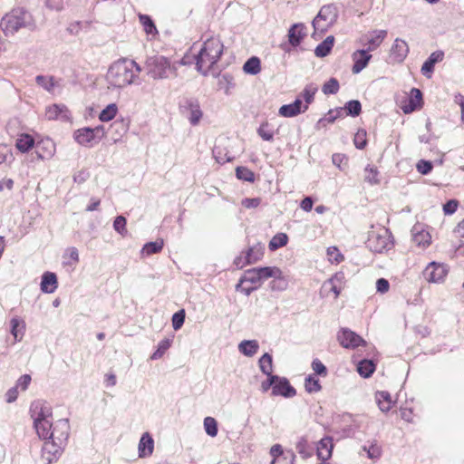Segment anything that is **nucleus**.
<instances>
[{
	"mask_svg": "<svg viewBox=\"0 0 464 464\" xmlns=\"http://www.w3.org/2000/svg\"><path fill=\"white\" fill-rule=\"evenodd\" d=\"M333 440L329 437L320 440L317 446V457L322 460H326L331 458L333 452Z\"/></svg>",
	"mask_w": 464,
	"mask_h": 464,
	"instance_id": "nucleus-24",
	"label": "nucleus"
},
{
	"mask_svg": "<svg viewBox=\"0 0 464 464\" xmlns=\"http://www.w3.org/2000/svg\"><path fill=\"white\" fill-rule=\"evenodd\" d=\"M34 427L39 438L42 440H48L53 428L50 419L34 422Z\"/></svg>",
	"mask_w": 464,
	"mask_h": 464,
	"instance_id": "nucleus-30",
	"label": "nucleus"
},
{
	"mask_svg": "<svg viewBox=\"0 0 464 464\" xmlns=\"http://www.w3.org/2000/svg\"><path fill=\"white\" fill-rule=\"evenodd\" d=\"M118 112V107L115 103H111L104 108L99 114V120L107 122L115 118Z\"/></svg>",
	"mask_w": 464,
	"mask_h": 464,
	"instance_id": "nucleus-38",
	"label": "nucleus"
},
{
	"mask_svg": "<svg viewBox=\"0 0 464 464\" xmlns=\"http://www.w3.org/2000/svg\"><path fill=\"white\" fill-rule=\"evenodd\" d=\"M337 340L343 348L349 349H355L366 344V342L360 335L347 328H342L338 332Z\"/></svg>",
	"mask_w": 464,
	"mask_h": 464,
	"instance_id": "nucleus-8",
	"label": "nucleus"
},
{
	"mask_svg": "<svg viewBox=\"0 0 464 464\" xmlns=\"http://www.w3.org/2000/svg\"><path fill=\"white\" fill-rule=\"evenodd\" d=\"M171 345V341L169 339L161 340L159 344L157 350L150 356L151 360H158L161 358L165 353L169 350Z\"/></svg>",
	"mask_w": 464,
	"mask_h": 464,
	"instance_id": "nucleus-45",
	"label": "nucleus"
},
{
	"mask_svg": "<svg viewBox=\"0 0 464 464\" xmlns=\"http://www.w3.org/2000/svg\"><path fill=\"white\" fill-rule=\"evenodd\" d=\"M35 153L39 160H46L51 158L54 151L55 146L50 139H41L35 144Z\"/></svg>",
	"mask_w": 464,
	"mask_h": 464,
	"instance_id": "nucleus-18",
	"label": "nucleus"
},
{
	"mask_svg": "<svg viewBox=\"0 0 464 464\" xmlns=\"http://www.w3.org/2000/svg\"><path fill=\"white\" fill-rule=\"evenodd\" d=\"M387 36L385 30H374L370 33L366 40L367 51H374L377 49Z\"/></svg>",
	"mask_w": 464,
	"mask_h": 464,
	"instance_id": "nucleus-21",
	"label": "nucleus"
},
{
	"mask_svg": "<svg viewBox=\"0 0 464 464\" xmlns=\"http://www.w3.org/2000/svg\"><path fill=\"white\" fill-rule=\"evenodd\" d=\"M261 282L257 274V268H251L245 271L244 276L240 278L237 289H241L246 295L256 288V285Z\"/></svg>",
	"mask_w": 464,
	"mask_h": 464,
	"instance_id": "nucleus-9",
	"label": "nucleus"
},
{
	"mask_svg": "<svg viewBox=\"0 0 464 464\" xmlns=\"http://www.w3.org/2000/svg\"><path fill=\"white\" fill-rule=\"evenodd\" d=\"M140 72V68L135 61L123 58L111 65L107 80L112 86L122 88L132 83Z\"/></svg>",
	"mask_w": 464,
	"mask_h": 464,
	"instance_id": "nucleus-2",
	"label": "nucleus"
},
{
	"mask_svg": "<svg viewBox=\"0 0 464 464\" xmlns=\"http://www.w3.org/2000/svg\"><path fill=\"white\" fill-rule=\"evenodd\" d=\"M409 53L408 44L401 39H396L392 47V55L398 63L402 62Z\"/></svg>",
	"mask_w": 464,
	"mask_h": 464,
	"instance_id": "nucleus-23",
	"label": "nucleus"
},
{
	"mask_svg": "<svg viewBox=\"0 0 464 464\" xmlns=\"http://www.w3.org/2000/svg\"><path fill=\"white\" fill-rule=\"evenodd\" d=\"M35 144L36 142L33 136L27 133H22L18 135V138L15 141L16 149L22 153L28 152L35 146Z\"/></svg>",
	"mask_w": 464,
	"mask_h": 464,
	"instance_id": "nucleus-27",
	"label": "nucleus"
},
{
	"mask_svg": "<svg viewBox=\"0 0 464 464\" xmlns=\"http://www.w3.org/2000/svg\"><path fill=\"white\" fill-rule=\"evenodd\" d=\"M365 244L370 251L379 254L391 250L394 246L392 232L384 227L369 231Z\"/></svg>",
	"mask_w": 464,
	"mask_h": 464,
	"instance_id": "nucleus-3",
	"label": "nucleus"
},
{
	"mask_svg": "<svg viewBox=\"0 0 464 464\" xmlns=\"http://www.w3.org/2000/svg\"><path fill=\"white\" fill-rule=\"evenodd\" d=\"M204 428L208 435L216 437L218 434V422L212 417H206L204 420Z\"/></svg>",
	"mask_w": 464,
	"mask_h": 464,
	"instance_id": "nucleus-51",
	"label": "nucleus"
},
{
	"mask_svg": "<svg viewBox=\"0 0 464 464\" xmlns=\"http://www.w3.org/2000/svg\"><path fill=\"white\" fill-rule=\"evenodd\" d=\"M139 21H140V24L142 25L146 34H153V35L158 34L156 25H155L154 22L152 21V19L150 18V16H149L147 14H140Z\"/></svg>",
	"mask_w": 464,
	"mask_h": 464,
	"instance_id": "nucleus-36",
	"label": "nucleus"
},
{
	"mask_svg": "<svg viewBox=\"0 0 464 464\" xmlns=\"http://www.w3.org/2000/svg\"><path fill=\"white\" fill-rule=\"evenodd\" d=\"M367 50H358L352 54L353 65L352 72L354 74L362 72L369 63L372 59V55L368 53Z\"/></svg>",
	"mask_w": 464,
	"mask_h": 464,
	"instance_id": "nucleus-17",
	"label": "nucleus"
},
{
	"mask_svg": "<svg viewBox=\"0 0 464 464\" xmlns=\"http://www.w3.org/2000/svg\"><path fill=\"white\" fill-rule=\"evenodd\" d=\"M2 23L4 34L5 35L14 34L25 25L24 13L20 10H13L3 17Z\"/></svg>",
	"mask_w": 464,
	"mask_h": 464,
	"instance_id": "nucleus-7",
	"label": "nucleus"
},
{
	"mask_svg": "<svg viewBox=\"0 0 464 464\" xmlns=\"http://www.w3.org/2000/svg\"><path fill=\"white\" fill-rule=\"evenodd\" d=\"M365 173V180L370 184H378L379 183V171L374 166H367L364 169Z\"/></svg>",
	"mask_w": 464,
	"mask_h": 464,
	"instance_id": "nucleus-55",
	"label": "nucleus"
},
{
	"mask_svg": "<svg viewBox=\"0 0 464 464\" xmlns=\"http://www.w3.org/2000/svg\"><path fill=\"white\" fill-rule=\"evenodd\" d=\"M69 430H70V425L67 420H58L54 424L48 440L57 441L58 443H60L62 445H65L66 441L69 438Z\"/></svg>",
	"mask_w": 464,
	"mask_h": 464,
	"instance_id": "nucleus-12",
	"label": "nucleus"
},
{
	"mask_svg": "<svg viewBox=\"0 0 464 464\" xmlns=\"http://www.w3.org/2000/svg\"><path fill=\"white\" fill-rule=\"evenodd\" d=\"M296 450L304 459H307L313 455L314 449L309 445L306 439L302 438L296 444Z\"/></svg>",
	"mask_w": 464,
	"mask_h": 464,
	"instance_id": "nucleus-43",
	"label": "nucleus"
},
{
	"mask_svg": "<svg viewBox=\"0 0 464 464\" xmlns=\"http://www.w3.org/2000/svg\"><path fill=\"white\" fill-rule=\"evenodd\" d=\"M307 35V29L304 24H295L288 30V42L293 47H297Z\"/></svg>",
	"mask_w": 464,
	"mask_h": 464,
	"instance_id": "nucleus-15",
	"label": "nucleus"
},
{
	"mask_svg": "<svg viewBox=\"0 0 464 464\" xmlns=\"http://www.w3.org/2000/svg\"><path fill=\"white\" fill-rule=\"evenodd\" d=\"M343 110L346 111L347 115L358 116L361 113L362 105L359 101L353 100L348 102Z\"/></svg>",
	"mask_w": 464,
	"mask_h": 464,
	"instance_id": "nucleus-56",
	"label": "nucleus"
},
{
	"mask_svg": "<svg viewBox=\"0 0 464 464\" xmlns=\"http://www.w3.org/2000/svg\"><path fill=\"white\" fill-rule=\"evenodd\" d=\"M259 367L260 370L266 375H270L273 372V359L269 353H265L259 359Z\"/></svg>",
	"mask_w": 464,
	"mask_h": 464,
	"instance_id": "nucleus-44",
	"label": "nucleus"
},
{
	"mask_svg": "<svg viewBox=\"0 0 464 464\" xmlns=\"http://www.w3.org/2000/svg\"><path fill=\"white\" fill-rule=\"evenodd\" d=\"M259 345L256 340L243 341L239 346V351L246 356H253L258 351Z\"/></svg>",
	"mask_w": 464,
	"mask_h": 464,
	"instance_id": "nucleus-35",
	"label": "nucleus"
},
{
	"mask_svg": "<svg viewBox=\"0 0 464 464\" xmlns=\"http://www.w3.org/2000/svg\"><path fill=\"white\" fill-rule=\"evenodd\" d=\"M257 133L264 140L271 141L274 139V131L267 121H265L260 125L257 129Z\"/></svg>",
	"mask_w": 464,
	"mask_h": 464,
	"instance_id": "nucleus-49",
	"label": "nucleus"
},
{
	"mask_svg": "<svg viewBox=\"0 0 464 464\" xmlns=\"http://www.w3.org/2000/svg\"><path fill=\"white\" fill-rule=\"evenodd\" d=\"M424 276L429 282L438 283L445 278L447 276V270L442 265L431 262L425 268Z\"/></svg>",
	"mask_w": 464,
	"mask_h": 464,
	"instance_id": "nucleus-14",
	"label": "nucleus"
},
{
	"mask_svg": "<svg viewBox=\"0 0 464 464\" xmlns=\"http://www.w3.org/2000/svg\"><path fill=\"white\" fill-rule=\"evenodd\" d=\"M318 88L314 84H308L305 86L302 92V97L305 101L306 104L303 108V111L308 109V105L314 102V95L317 92Z\"/></svg>",
	"mask_w": 464,
	"mask_h": 464,
	"instance_id": "nucleus-39",
	"label": "nucleus"
},
{
	"mask_svg": "<svg viewBox=\"0 0 464 464\" xmlns=\"http://www.w3.org/2000/svg\"><path fill=\"white\" fill-rule=\"evenodd\" d=\"M224 51V44L220 36L208 37L202 44H193L188 52L183 57L184 63H195L196 69L203 73H208L220 60Z\"/></svg>",
	"mask_w": 464,
	"mask_h": 464,
	"instance_id": "nucleus-1",
	"label": "nucleus"
},
{
	"mask_svg": "<svg viewBox=\"0 0 464 464\" xmlns=\"http://www.w3.org/2000/svg\"><path fill=\"white\" fill-rule=\"evenodd\" d=\"M327 258L333 264H339L343 261V255L336 246H330L326 250Z\"/></svg>",
	"mask_w": 464,
	"mask_h": 464,
	"instance_id": "nucleus-50",
	"label": "nucleus"
},
{
	"mask_svg": "<svg viewBox=\"0 0 464 464\" xmlns=\"http://www.w3.org/2000/svg\"><path fill=\"white\" fill-rule=\"evenodd\" d=\"M35 81L38 85L42 86L48 92H51L55 86L54 78L53 76L46 77L44 75H38L35 78Z\"/></svg>",
	"mask_w": 464,
	"mask_h": 464,
	"instance_id": "nucleus-54",
	"label": "nucleus"
},
{
	"mask_svg": "<svg viewBox=\"0 0 464 464\" xmlns=\"http://www.w3.org/2000/svg\"><path fill=\"white\" fill-rule=\"evenodd\" d=\"M357 370L360 375L367 378L375 371V364L371 360H362L359 362Z\"/></svg>",
	"mask_w": 464,
	"mask_h": 464,
	"instance_id": "nucleus-41",
	"label": "nucleus"
},
{
	"mask_svg": "<svg viewBox=\"0 0 464 464\" xmlns=\"http://www.w3.org/2000/svg\"><path fill=\"white\" fill-rule=\"evenodd\" d=\"M288 242V236L285 233H277L269 242L268 247L271 251H275L285 246Z\"/></svg>",
	"mask_w": 464,
	"mask_h": 464,
	"instance_id": "nucleus-37",
	"label": "nucleus"
},
{
	"mask_svg": "<svg viewBox=\"0 0 464 464\" xmlns=\"http://www.w3.org/2000/svg\"><path fill=\"white\" fill-rule=\"evenodd\" d=\"M181 112L186 115L191 125L196 126L203 117V111L197 100H188L181 107Z\"/></svg>",
	"mask_w": 464,
	"mask_h": 464,
	"instance_id": "nucleus-10",
	"label": "nucleus"
},
{
	"mask_svg": "<svg viewBox=\"0 0 464 464\" xmlns=\"http://www.w3.org/2000/svg\"><path fill=\"white\" fill-rule=\"evenodd\" d=\"M417 170L422 174V175H427L429 174L433 166L431 164L430 161H428V160H420L418 163H417Z\"/></svg>",
	"mask_w": 464,
	"mask_h": 464,
	"instance_id": "nucleus-62",
	"label": "nucleus"
},
{
	"mask_svg": "<svg viewBox=\"0 0 464 464\" xmlns=\"http://www.w3.org/2000/svg\"><path fill=\"white\" fill-rule=\"evenodd\" d=\"M126 223V218L122 216L117 217L113 222V228L123 237L126 236L128 232Z\"/></svg>",
	"mask_w": 464,
	"mask_h": 464,
	"instance_id": "nucleus-59",
	"label": "nucleus"
},
{
	"mask_svg": "<svg viewBox=\"0 0 464 464\" xmlns=\"http://www.w3.org/2000/svg\"><path fill=\"white\" fill-rule=\"evenodd\" d=\"M237 178L245 181L253 182L255 180V173L246 167H237L236 169Z\"/></svg>",
	"mask_w": 464,
	"mask_h": 464,
	"instance_id": "nucleus-48",
	"label": "nucleus"
},
{
	"mask_svg": "<svg viewBox=\"0 0 464 464\" xmlns=\"http://www.w3.org/2000/svg\"><path fill=\"white\" fill-rule=\"evenodd\" d=\"M422 93L417 88H412L408 102L401 106L404 113H411L422 107Z\"/></svg>",
	"mask_w": 464,
	"mask_h": 464,
	"instance_id": "nucleus-16",
	"label": "nucleus"
},
{
	"mask_svg": "<svg viewBox=\"0 0 464 464\" xmlns=\"http://www.w3.org/2000/svg\"><path fill=\"white\" fill-rule=\"evenodd\" d=\"M13 153L11 149L5 144H0V164L11 162L13 160Z\"/></svg>",
	"mask_w": 464,
	"mask_h": 464,
	"instance_id": "nucleus-60",
	"label": "nucleus"
},
{
	"mask_svg": "<svg viewBox=\"0 0 464 464\" xmlns=\"http://www.w3.org/2000/svg\"><path fill=\"white\" fill-rule=\"evenodd\" d=\"M337 18L336 7L333 5H324L313 21L315 30L325 31Z\"/></svg>",
	"mask_w": 464,
	"mask_h": 464,
	"instance_id": "nucleus-6",
	"label": "nucleus"
},
{
	"mask_svg": "<svg viewBox=\"0 0 464 464\" xmlns=\"http://www.w3.org/2000/svg\"><path fill=\"white\" fill-rule=\"evenodd\" d=\"M334 43V36H328L314 50L317 57H324L331 52Z\"/></svg>",
	"mask_w": 464,
	"mask_h": 464,
	"instance_id": "nucleus-33",
	"label": "nucleus"
},
{
	"mask_svg": "<svg viewBox=\"0 0 464 464\" xmlns=\"http://www.w3.org/2000/svg\"><path fill=\"white\" fill-rule=\"evenodd\" d=\"M64 445L51 440H45L42 448V459L48 464L56 460L62 454Z\"/></svg>",
	"mask_w": 464,
	"mask_h": 464,
	"instance_id": "nucleus-11",
	"label": "nucleus"
},
{
	"mask_svg": "<svg viewBox=\"0 0 464 464\" xmlns=\"http://www.w3.org/2000/svg\"><path fill=\"white\" fill-rule=\"evenodd\" d=\"M58 286L57 276L53 272H45L42 276L41 290L44 293H53Z\"/></svg>",
	"mask_w": 464,
	"mask_h": 464,
	"instance_id": "nucleus-25",
	"label": "nucleus"
},
{
	"mask_svg": "<svg viewBox=\"0 0 464 464\" xmlns=\"http://www.w3.org/2000/svg\"><path fill=\"white\" fill-rule=\"evenodd\" d=\"M375 399L380 410L383 412L389 411L394 405L391 394L388 392H377Z\"/></svg>",
	"mask_w": 464,
	"mask_h": 464,
	"instance_id": "nucleus-29",
	"label": "nucleus"
},
{
	"mask_svg": "<svg viewBox=\"0 0 464 464\" xmlns=\"http://www.w3.org/2000/svg\"><path fill=\"white\" fill-rule=\"evenodd\" d=\"M304 387L305 390L310 393L317 392L321 390V384L319 380L314 376H308L305 379Z\"/></svg>",
	"mask_w": 464,
	"mask_h": 464,
	"instance_id": "nucleus-57",
	"label": "nucleus"
},
{
	"mask_svg": "<svg viewBox=\"0 0 464 464\" xmlns=\"http://www.w3.org/2000/svg\"><path fill=\"white\" fill-rule=\"evenodd\" d=\"M257 274L261 281L266 280L268 278L281 279L282 278V271L276 266H265V267H256Z\"/></svg>",
	"mask_w": 464,
	"mask_h": 464,
	"instance_id": "nucleus-31",
	"label": "nucleus"
},
{
	"mask_svg": "<svg viewBox=\"0 0 464 464\" xmlns=\"http://www.w3.org/2000/svg\"><path fill=\"white\" fill-rule=\"evenodd\" d=\"M246 258H248L250 265L259 261L264 256V248L261 246H254L245 252Z\"/></svg>",
	"mask_w": 464,
	"mask_h": 464,
	"instance_id": "nucleus-40",
	"label": "nucleus"
},
{
	"mask_svg": "<svg viewBox=\"0 0 464 464\" xmlns=\"http://www.w3.org/2000/svg\"><path fill=\"white\" fill-rule=\"evenodd\" d=\"M185 321V312L184 310H180L175 313L172 316V326L175 330H179L184 324Z\"/></svg>",
	"mask_w": 464,
	"mask_h": 464,
	"instance_id": "nucleus-61",
	"label": "nucleus"
},
{
	"mask_svg": "<svg viewBox=\"0 0 464 464\" xmlns=\"http://www.w3.org/2000/svg\"><path fill=\"white\" fill-rule=\"evenodd\" d=\"M333 163L339 169L345 167L348 163V158L343 153H335L332 157Z\"/></svg>",
	"mask_w": 464,
	"mask_h": 464,
	"instance_id": "nucleus-63",
	"label": "nucleus"
},
{
	"mask_svg": "<svg viewBox=\"0 0 464 464\" xmlns=\"http://www.w3.org/2000/svg\"><path fill=\"white\" fill-rule=\"evenodd\" d=\"M30 415L34 423L52 418V411L44 401H35L30 406Z\"/></svg>",
	"mask_w": 464,
	"mask_h": 464,
	"instance_id": "nucleus-13",
	"label": "nucleus"
},
{
	"mask_svg": "<svg viewBox=\"0 0 464 464\" xmlns=\"http://www.w3.org/2000/svg\"><path fill=\"white\" fill-rule=\"evenodd\" d=\"M295 456L291 451H286L283 457L272 460V464H294Z\"/></svg>",
	"mask_w": 464,
	"mask_h": 464,
	"instance_id": "nucleus-64",
	"label": "nucleus"
},
{
	"mask_svg": "<svg viewBox=\"0 0 464 464\" xmlns=\"http://www.w3.org/2000/svg\"><path fill=\"white\" fill-rule=\"evenodd\" d=\"M339 88V82L335 78H331L323 85L322 91L325 95L335 94L338 92Z\"/></svg>",
	"mask_w": 464,
	"mask_h": 464,
	"instance_id": "nucleus-53",
	"label": "nucleus"
},
{
	"mask_svg": "<svg viewBox=\"0 0 464 464\" xmlns=\"http://www.w3.org/2000/svg\"><path fill=\"white\" fill-rule=\"evenodd\" d=\"M147 73L153 79L175 77L177 68L164 56H152L146 61Z\"/></svg>",
	"mask_w": 464,
	"mask_h": 464,
	"instance_id": "nucleus-4",
	"label": "nucleus"
},
{
	"mask_svg": "<svg viewBox=\"0 0 464 464\" xmlns=\"http://www.w3.org/2000/svg\"><path fill=\"white\" fill-rule=\"evenodd\" d=\"M67 111V107L63 104H52L45 109V117L49 121H54Z\"/></svg>",
	"mask_w": 464,
	"mask_h": 464,
	"instance_id": "nucleus-32",
	"label": "nucleus"
},
{
	"mask_svg": "<svg viewBox=\"0 0 464 464\" xmlns=\"http://www.w3.org/2000/svg\"><path fill=\"white\" fill-rule=\"evenodd\" d=\"M412 243L414 244L415 246L420 249H424L430 245L431 236L428 231L424 229L416 231L413 233L412 236Z\"/></svg>",
	"mask_w": 464,
	"mask_h": 464,
	"instance_id": "nucleus-28",
	"label": "nucleus"
},
{
	"mask_svg": "<svg viewBox=\"0 0 464 464\" xmlns=\"http://www.w3.org/2000/svg\"><path fill=\"white\" fill-rule=\"evenodd\" d=\"M295 390L293 386H291V384L289 383V382L283 378V379H280L278 376H277V381L276 382V384L274 385L273 389H272V394L276 396V395H282L284 397H293L295 395Z\"/></svg>",
	"mask_w": 464,
	"mask_h": 464,
	"instance_id": "nucleus-19",
	"label": "nucleus"
},
{
	"mask_svg": "<svg viewBox=\"0 0 464 464\" xmlns=\"http://www.w3.org/2000/svg\"><path fill=\"white\" fill-rule=\"evenodd\" d=\"M67 265H74L79 262V253L76 247H69L63 256Z\"/></svg>",
	"mask_w": 464,
	"mask_h": 464,
	"instance_id": "nucleus-58",
	"label": "nucleus"
},
{
	"mask_svg": "<svg viewBox=\"0 0 464 464\" xmlns=\"http://www.w3.org/2000/svg\"><path fill=\"white\" fill-rule=\"evenodd\" d=\"M163 246H164L163 239H158L155 242H149L144 245V246L142 248V252L146 256L157 254L162 250Z\"/></svg>",
	"mask_w": 464,
	"mask_h": 464,
	"instance_id": "nucleus-42",
	"label": "nucleus"
},
{
	"mask_svg": "<svg viewBox=\"0 0 464 464\" xmlns=\"http://www.w3.org/2000/svg\"><path fill=\"white\" fill-rule=\"evenodd\" d=\"M363 450L367 452L368 458L372 459H378L382 456V447L376 442H372L368 447L363 446Z\"/></svg>",
	"mask_w": 464,
	"mask_h": 464,
	"instance_id": "nucleus-46",
	"label": "nucleus"
},
{
	"mask_svg": "<svg viewBox=\"0 0 464 464\" xmlns=\"http://www.w3.org/2000/svg\"><path fill=\"white\" fill-rule=\"evenodd\" d=\"M444 57V53L442 52H434L432 53L428 60L421 66V73L427 78H430L431 74L434 71V65L442 61Z\"/></svg>",
	"mask_w": 464,
	"mask_h": 464,
	"instance_id": "nucleus-20",
	"label": "nucleus"
},
{
	"mask_svg": "<svg viewBox=\"0 0 464 464\" xmlns=\"http://www.w3.org/2000/svg\"><path fill=\"white\" fill-rule=\"evenodd\" d=\"M104 136L105 128L103 125H98L95 128H81L73 133L75 141L82 146H92L95 140H101Z\"/></svg>",
	"mask_w": 464,
	"mask_h": 464,
	"instance_id": "nucleus-5",
	"label": "nucleus"
},
{
	"mask_svg": "<svg viewBox=\"0 0 464 464\" xmlns=\"http://www.w3.org/2000/svg\"><path fill=\"white\" fill-rule=\"evenodd\" d=\"M154 450V440L152 437L145 432L139 442V456L141 458L149 457Z\"/></svg>",
	"mask_w": 464,
	"mask_h": 464,
	"instance_id": "nucleus-22",
	"label": "nucleus"
},
{
	"mask_svg": "<svg viewBox=\"0 0 464 464\" xmlns=\"http://www.w3.org/2000/svg\"><path fill=\"white\" fill-rule=\"evenodd\" d=\"M302 111V101L300 99H296L293 103L281 106L279 109V115L290 118L298 115Z\"/></svg>",
	"mask_w": 464,
	"mask_h": 464,
	"instance_id": "nucleus-26",
	"label": "nucleus"
},
{
	"mask_svg": "<svg viewBox=\"0 0 464 464\" xmlns=\"http://www.w3.org/2000/svg\"><path fill=\"white\" fill-rule=\"evenodd\" d=\"M353 143L354 146L359 150H362L366 147L367 131L364 129H360L357 130L353 137Z\"/></svg>",
	"mask_w": 464,
	"mask_h": 464,
	"instance_id": "nucleus-47",
	"label": "nucleus"
},
{
	"mask_svg": "<svg viewBox=\"0 0 464 464\" xmlns=\"http://www.w3.org/2000/svg\"><path fill=\"white\" fill-rule=\"evenodd\" d=\"M243 70L246 73L256 75L261 71V62L256 56L249 58L244 64Z\"/></svg>",
	"mask_w": 464,
	"mask_h": 464,
	"instance_id": "nucleus-34",
	"label": "nucleus"
},
{
	"mask_svg": "<svg viewBox=\"0 0 464 464\" xmlns=\"http://www.w3.org/2000/svg\"><path fill=\"white\" fill-rule=\"evenodd\" d=\"M12 330L11 333L14 335L15 340H21L24 334V325L22 322L17 318H13L11 320Z\"/></svg>",
	"mask_w": 464,
	"mask_h": 464,
	"instance_id": "nucleus-52",
	"label": "nucleus"
}]
</instances>
